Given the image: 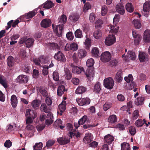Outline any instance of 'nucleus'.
<instances>
[{
    "mask_svg": "<svg viewBox=\"0 0 150 150\" xmlns=\"http://www.w3.org/2000/svg\"><path fill=\"white\" fill-rule=\"evenodd\" d=\"M93 139V137L92 134L90 133H86L83 141L85 144H88L92 141Z\"/></svg>",
    "mask_w": 150,
    "mask_h": 150,
    "instance_id": "10",
    "label": "nucleus"
},
{
    "mask_svg": "<svg viewBox=\"0 0 150 150\" xmlns=\"http://www.w3.org/2000/svg\"><path fill=\"white\" fill-rule=\"evenodd\" d=\"M85 73L87 77L91 78L94 76V72L92 69L89 70L88 69L86 72Z\"/></svg>",
    "mask_w": 150,
    "mask_h": 150,
    "instance_id": "49",
    "label": "nucleus"
},
{
    "mask_svg": "<svg viewBox=\"0 0 150 150\" xmlns=\"http://www.w3.org/2000/svg\"><path fill=\"white\" fill-rule=\"evenodd\" d=\"M104 85L105 87L108 89H112L114 86V83L113 79L111 77H109L104 80Z\"/></svg>",
    "mask_w": 150,
    "mask_h": 150,
    "instance_id": "6",
    "label": "nucleus"
},
{
    "mask_svg": "<svg viewBox=\"0 0 150 150\" xmlns=\"http://www.w3.org/2000/svg\"><path fill=\"white\" fill-rule=\"evenodd\" d=\"M150 8V1H147L143 5V10L145 12H149Z\"/></svg>",
    "mask_w": 150,
    "mask_h": 150,
    "instance_id": "31",
    "label": "nucleus"
},
{
    "mask_svg": "<svg viewBox=\"0 0 150 150\" xmlns=\"http://www.w3.org/2000/svg\"><path fill=\"white\" fill-rule=\"evenodd\" d=\"M66 101L63 100L59 105V108L61 113L63 112L65 110L66 108Z\"/></svg>",
    "mask_w": 150,
    "mask_h": 150,
    "instance_id": "32",
    "label": "nucleus"
},
{
    "mask_svg": "<svg viewBox=\"0 0 150 150\" xmlns=\"http://www.w3.org/2000/svg\"><path fill=\"white\" fill-rule=\"evenodd\" d=\"M65 91V87L63 86H60L58 87L57 91V94L58 96H61Z\"/></svg>",
    "mask_w": 150,
    "mask_h": 150,
    "instance_id": "35",
    "label": "nucleus"
},
{
    "mask_svg": "<svg viewBox=\"0 0 150 150\" xmlns=\"http://www.w3.org/2000/svg\"><path fill=\"white\" fill-rule=\"evenodd\" d=\"M66 37L69 40H72L74 38V36L71 32H69L66 34Z\"/></svg>",
    "mask_w": 150,
    "mask_h": 150,
    "instance_id": "63",
    "label": "nucleus"
},
{
    "mask_svg": "<svg viewBox=\"0 0 150 150\" xmlns=\"http://www.w3.org/2000/svg\"><path fill=\"white\" fill-rule=\"evenodd\" d=\"M108 27L110 29L109 32L115 34L118 31L119 27L116 25L114 26L112 25H108Z\"/></svg>",
    "mask_w": 150,
    "mask_h": 150,
    "instance_id": "18",
    "label": "nucleus"
},
{
    "mask_svg": "<svg viewBox=\"0 0 150 150\" xmlns=\"http://www.w3.org/2000/svg\"><path fill=\"white\" fill-rule=\"evenodd\" d=\"M108 9L107 7L104 5L102 7L101 13V14L103 16H105L107 13Z\"/></svg>",
    "mask_w": 150,
    "mask_h": 150,
    "instance_id": "58",
    "label": "nucleus"
},
{
    "mask_svg": "<svg viewBox=\"0 0 150 150\" xmlns=\"http://www.w3.org/2000/svg\"><path fill=\"white\" fill-rule=\"evenodd\" d=\"M103 24V21L102 20L98 19L96 22L95 27L96 28H99L101 27Z\"/></svg>",
    "mask_w": 150,
    "mask_h": 150,
    "instance_id": "56",
    "label": "nucleus"
},
{
    "mask_svg": "<svg viewBox=\"0 0 150 150\" xmlns=\"http://www.w3.org/2000/svg\"><path fill=\"white\" fill-rule=\"evenodd\" d=\"M137 56L135 52L132 51H129L127 52V57L126 56L125 57V60H127L129 59L131 60H135L136 59Z\"/></svg>",
    "mask_w": 150,
    "mask_h": 150,
    "instance_id": "14",
    "label": "nucleus"
},
{
    "mask_svg": "<svg viewBox=\"0 0 150 150\" xmlns=\"http://www.w3.org/2000/svg\"><path fill=\"white\" fill-rule=\"evenodd\" d=\"M115 9L117 12L120 14L123 15L125 13L124 7L120 3H119L116 5Z\"/></svg>",
    "mask_w": 150,
    "mask_h": 150,
    "instance_id": "15",
    "label": "nucleus"
},
{
    "mask_svg": "<svg viewBox=\"0 0 150 150\" xmlns=\"http://www.w3.org/2000/svg\"><path fill=\"white\" fill-rule=\"evenodd\" d=\"M58 142L61 145L66 144L70 142V140L68 137H59L57 139Z\"/></svg>",
    "mask_w": 150,
    "mask_h": 150,
    "instance_id": "12",
    "label": "nucleus"
},
{
    "mask_svg": "<svg viewBox=\"0 0 150 150\" xmlns=\"http://www.w3.org/2000/svg\"><path fill=\"white\" fill-rule=\"evenodd\" d=\"M67 20V18L64 15H62L59 18V23H61L63 24L66 22Z\"/></svg>",
    "mask_w": 150,
    "mask_h": 150,
    "instance_id": "51",
    "label": "nucleus"
},
{
    "mask_svg": "<svg viewBox=\"0 0 150 150\" xmlns=\"http://www.w3.org/2000/svg\"><path fill=\"white\" fill-rule=\"evenodd\" d=\"M94 37L96 39H100L102 36V33L100 30L95 31L93 34Z\"/></svg>",
    "mask_w": 150,
    "mask_h": 150,
    "instance_id": "36",
    "label": "nucleus"
},
{
    "mask_svg": "<svg viewBox=\"0 0 150 150\" xmlns=\"http://www.w3.org/2000/svg\"><path fill=\"white\" fill-rule=\"evenodd\" d=\"M129 133L132 135H134L136 132V130L135 128L133 126H131L129 127Z\"/></svg>",
    "mask_w": 150,
    "mask_h": 150,
    "instance_id": "61",
    "label": "nucleus"
},
{
    "mask_svg": "<svg viewBox=\"0 0 150 150\" xmlns=\"http://www.w3.org/2000/svg\"><path fill=\"white\" fill-rule=\"evenodd\" d=\"M132 23L136 28L139 29L142 26L140 21L137 20H134L133 21Z\"/></svg>",
    "mask_w": 150,
    "mask_h": 150,
    "instance_id": "46",
    "label": "nucleus"
},
{
    "mask_svg": "<svg viewBox=\"0 0 150 150\" xmlns=\"http://www.w3.org/2000/svg\"><path fill=\"white\" fill-rule=\"evenodd\" d=\"M64 72L65 79L67 80L70 79L72 75L69 70L67 69H64Z\"/></svg>",
    "mask_w": 150,
    "mask_h": 150,
    "instance_id": "42",
    "label": "nucleus"
},
{
    "mask_svg": "<svg viewBox=\"0 0 150 150\" xmlns=\"http://www.w3.org/2000/svg\"><path fill=\"white\" fill-rule=\"evenodd\" d=\"M19 82L21 83H26L28 81V78L27 76L22 75L18 77Z\"/></svg>",
    "mask_w": 150,
    "mask_h": 150,
    "instance_id": "28",
    "label": "nucleus"
},
{
    "mask_svg": "<svg viewBox=\"0 0 150 150\" xmlns=\"http://www.w3.org/2000/svg\"><path fill=\"white\" fill-rule=\"evenodd\" d=\"M53 115L50 113H48L45 117V116L42 115L40 116V120L42 121L45 118V123L47 125L51 124L53 122Z\"/></svg>",
    "mask_w": 150,
    "mask_h": 150,
    "instance_id": "1",
    "label": "nucleus"
},
{
    "mask_svg": "<svg viewBox=\"0 0 150 150\" xmlns=\"http://www.w3.org/2000/svg\"><path fill=\"white\" fill-rule=\"evenodd\" d=\"M42 144L41 142L36 143L34 146L33 148L35 150H40L42 148Z\"/></svg>",
    "mask_w": 150,
    "mask_h": 150,
    "instance_id": "57",
    "label": "nucleus"
},
{
    "mask_svg": "<svg viewBox=\"0 0 150 150\" xmlns=\"http://www.w3.org/2000/svg\"><path fill=\"white\" fill-rule=\"evenodd\" d=\"M54 58L57 60L62 62H65L66 60L64 55L60 51H58L55 54Z\"/></svg>",
    "mask_w": 150,
    "mask_h": 150,
    "instance_id": "8",
    "label": "nucleus"
},
{
    "mask_svg": "<svg viewBox=\"0 0 150 150\" xmlns=\"http://www.w3.org/2000/svg\"><path fill=\"white\" fill-rule=\"evenodd\" d=\"M121 150H130V146L129 143L124 142L121 144Z\"/></svg>",
    "mask_w": 150,
    "mask_h": 150,
    "instance_id": "47",
    "label": "nucleus"
},
{
    "mask_svg": "<svg viewBox=\"0 0 150 150\" xmlns=\"http://www.w3.org/2000/svg\"><path fill=\"white\" fill-rule=\"evenodd\" d=\"M94 64V61L92 58H90L87 60L86 62V65L87 67H91L93 66Z\"/></svg>",
    "mask_w": 150,
    "mask_h": 150,
    "instance_id": "54",
    "label": "nucleus"
},
{
    "mask_svg": "<svg viewBox=\"0 0 150 150\" xmlns=\"http://www.w3.org/2000/svg\"><path fill=\"white\" fill-rule=\"evenodd\" d=\"M125 8L126 10L130 13L132 12L134 10V8L132 4L129 3H128L126 4Z\"/></svg>",
    "mask_w": 150,
    "mask_h": 150,
    "instance_id": "43",
    "label": "nucleus"
},
{
    "mask_svg": "<svg viewBox=\"0 0 150 150\" xmlns=\"http://www.w3.org/2000/svg\"><path fill=\"white\" fill-rule=\"evenodd\" d=\"M112 106V104L108 102H106L103 105V109L105 111H106L109 109Z\"/></svg>",
    "mask_w": 150,
    "mask_h": 150,
    "instance_id": "60",
    "label": "nucleus"
},
{
    "mask_svg": "<svg viewBox=\"0 0 150 150\" xmlns=\"http://www.w3.org/2000/svg\"><path fill=\"white\" fill-rule=\"evenodd\" d=\"M76 100L78 105L81 106L85 105H88L90 103V100L88 98H77Z\"/></svg>",
    "mask_w": 150,
    "mask_h": 150,
    "instance_id": "7",
    "label": "nucleus"
},
{
    "mask_svg": "<svg viewBox=\"0 0 150 150\" xmlns=\"http://www.w3.org/2000/svg\"><path fill=\"white\" fill-rule=\"evenodd\" d=\"M52 27L54 32L59 37L61 36L62 32V30L63 28V25L59 24L57 25H56L52 24Z\"/></svg>",
    "mask_w": 150,
    "mask_h": 150,
    "instance_id": "3",
    "label": "nucleus"
},
{
    "mask_svg": "<svg viewBox=\"0 0 150 150\" xmlns=\"http://www.w3.org/2000/svg\"><path fill=\"white\" fill-rule=\"evenodd\" d=\"M14 59L11 56H9L7 59V63L8 66L10 67L13 66L14 64Z\"/></svg>",
    "mask_w": 150,
    "mask_h": 150,
    "instance_id": "29",
    "label": "nucleus"
},
{
    "mask_svg": "<svg viewBox=\"0 0 150 150\" xmlns=\"http://www.w3.org/2000/svg\"><path fill=\"white\" fill-rule=\"evenodd\" d=\"M41 104V101L37 99L34 100L31 103L32 106L35 109H38Z\"/></svg>",
    "mask_w": 150,
    "mask_h": 150,
    "instance_id": "22",
    "label": "nucleus"
},
{
    "mask_svg": "<svg viewBox=\"0 0 150 150\" xmlns=\"http://www.w3.org/2000/svg\"><path fill=\"white\" fill-rule=\"evenodd\" d=\"M51 20L49 19H45L41 23V26L43 28H46L49 27L51 24Z\"/></svg>",
    "mask_w": 150,
    "mask_h": 150,
    "instance_id": "17",
    "label": "nucleus"
},
{
    "mask_svg": "<svg viewBox=\"0 0 150 150\" xmlns=\"http://www.w3.org/2000/svg\"><path fill=\"white\" fill-rule=\"evenodd\" d=\"M147 55L144 52H139V59L141 62L145 61V59Z\"/></svg>",
    "mask_w": 150,
    "mask_h": 150,
    "instance_id": "26",
    "label": "nucleus"
},
{
    "mask_svg": "<svg viewBox=\"0 0 150 150\" xmlns=\"http://www.w3.org/2000/svg\"><path fill=\"white\" fill-rule=\"evenodd\" d=\"M91 53L93 57H98L99 55L98 49L96 47H93L91 50Z\"/></svg>",
    "mask_w": 150,
    "mask_h": 150,
    "instance_id": "33",
    "label": "nucleus"
},
{
    "mask_svg": "<svg viewBox=\"0 0 150 150\" xmlns=\"http://www.w3.org/2000/svg\"><path fill=\"white\" fill-rule=\"evenodd\" d=\"M91 8V6L89 3H87L84 5L83 7V11L86 12L88 9Z\"/></svg>",
    "mask_w": 150,
    "mask_h": 150,
    "instance_id": "64",
    "label": "nucleus"
},
{
    "mask_svg": "<svg viewBox=\"0 0 150 150\" xmlns=\"http://www.w3.org/2000/svg\"><path fill=\"white\" fill-rule=\"evenodd\" d=\"M80 16L77 13H74L71 14L69 16V19L73 22L77 21L79 19Z\"/></svg>",
    "mask_w": 150,
    "mask_h": 150,
    "instance_id": "37",
    "label": "nucleus"
},
{
    "mask_svg": "<svg viewBox=\"0 0 150 150\" xmlns=\"http://www.w3.org/2000/svg\"><path fill=\"white\" fill-rule=\"evenodd\" d=\"M115 79L118 83L120 82L122 80V72L121 71H118L116 74Z\"/></svg>",
    "mask_w": 150,
    "mask_h": 150,
    "instance_id": "24",
    "label": "nucleus"
},
{
    "mask_svg": "<svg viewBox=\"0 0 150 150\" xmlns=\"http://www.w3.org/2000/svg\"><path fill=\"white\" fill-rule=\"evenodd\" d=\"M78 45L74 42L71 44L67 43L65 47V50L69 51L71 50L72 51H76L78 49Z\"/></svg>",
    "mask_w": 150,
    "mask_h": 150,
    "instance_id": "2",
    "label": "nucleus"
},
{
    "mask_svg": "<svg viewBox=\"0 0 150 150\" xmlns=\"http://www.w3.org/2000/svg\"><path fill=\"white\" fill-rule=\"evenodd\" d=\"M35 15V13L34 11H31L28 13L25 14L24 15L21 16L20 18H24L25 19H29L33 17Z\"/></svg>",
    "mask_w": 150,
    "mask_h": 150,
    "instance_id": "27",
    "label": "nucleus"
},
{
    "mask_svg": "<svg viewBox=\"0 0 150 150\" xmlns=\"http://www.w3.org/2000/svg\"><path fill=\"white\" fill-rule=\"evenodd\" d=\"M111 58L110 53L108 51L103 52L101 55L100 60L104 62H106L109 61Z\"/></svg>",
    "mask_w": 150,
    "mask_h": 150,
    "instance_id": "4",
    "label": "nucleus"
},
{
    "mask_svg": "<svg viewBox=\"0 0 150 150\" xmlns=\"http://www.w3.org/2000/svg\"><path fill=\"white\" fill-rule=\"evenodd\" d=\"M40 108L41 111L46 113L49 112L50 110V108L47 106L45 103H43L41 104Z\"/></svg>",
    "mask_w": 150,
    "mask_h": 150,
    "instance_id": "30",
    "label": "nucleus"
},
{
    "mask_svg": "<svg viewBox=\"0 0 150 150\" xmlns=\"http://www.w3.org/2000/svg\"><path fill=\"white\" fill-rule=\"evenodd\" d=\"M117 118L115 115H112L109 117L108 119V122L111 124H113L117 121Z\"/></svg>",
    "mask_w": 150,
    "mask_h": 150,
    "instance_id": "25",
    "label": "nucleus"
},
{
    "mask_svg": "<svg viewBox=\"0 0 150 150\" xmlns=\"http://www.w3.org/2000/svg\"><path fill=\"white\" fill-rule=\"evenodd\" d=\"M11 103L13 107L15 108L16 107L18 103V100L16 95H13L11 96Z\"/></svg>",
    "mask_w": 150,
    "mask_h": 150,
    "instance_id": "20",
    "label": "nucleus"
},
{
    "mask_svg": "<svg viewBox=\"0 0 150 150\" xmlns=\"http://www.w3.org/2000/svg\"><path fill=\"white\" fill-rule=\"evenodd\" d=\"M75 37L79 38H81L83 37L82 31L80 29L76 30L74 32Z\"/></svg>",
    "mask_w": 150,
    "mask_h": 150,
    "instance_id": "41",
    "label": "nucleus"
},
{
    "mask_svg": "<svg viewBox=\"0 0 150 150\" xmlns=\"http://www.w3.org/2000/svg\"><path fill=\"white\" fill-rule=\"evenodd\" d=\"M100 90V84L99 82H98L94 86V91L96 93H98Z\"/></svg>",
    "mask_w": 150,
    "mask_h": 150,
    "instance_id": "48",
    "label": "nucleus"
},
{
    "mask_svg": "<svg viewBox=\"0 0 150 150\" xmlns=\"http://www.w3.org/2000/svg\"><path fill=\"white\" fill-rule=\"evenodd\" d=\"M34 62L35 64L37 65L42 66L43 64L46 63L45 59L43 57H41L39 58H36L34 59Z\"/></svg>",
    "mask_w": 150,
    "mask_h": 150,
    "instance_id": "13",
    "label": "nucleus"
},
{
    "mask_svg": "<svg viewBox=\"0 0 150 150\" xmlns=\"http://www.w3.org/2000/svg\"><path fill=\"white\" fill-rule=\"evenodd\" d=\"M146 122V120L144 119L143 120L139 119L136 121L135 125L137 127H140L142 126Z\"/></svg>",
    "mask_w": 150,
    "mask_h": 150,
    "instance_id": "38",
    "label": "nucleus"
},
{
    "mask_svg": "<svg viewBox=\"0 0 150 150\" xmlns=\"http://www.w3.org/2000/svg\"><path fill=\"white\" fill-rule=\"evenodd\" d=\"M86 91V88L82 86H79L76 88L75 93L76 94H81Z\"/></svg>",
    "mask_w": 150,
    "mask_h": 150,
    "instance_id": "21",
    "label": "nucleus"
},
{
    "mask_svg": "<svg viewBox=\"0 0 150 150\" xmlns=\"http://www.w3.org/2000/svg\"><path fill=\"white\" fill-rule=\"evenodd\" d=\"M120 16L119 14H116L113 19V23L115 25L117 24L119 21Z\"/></svg>",
    "mask_w": 150,
    "mask_h": 150,
    "instance_id": "59",
    "label": "nucleus"
},
{
    "mask_svg": "<svg viewBox=\"0 0 150 150\" xmlns=\"http://www.w3.org/2000/svg\"><path fill=\"white\" fill-rule=\"evenodd\" d=\"M143 40L146 43L150 42V30L147 29L144 32Z\"/></svg>",
    "mask_w": 150,
    "mask_h": 150,
    "instance_id": "11",
    "label": "nucleus"
},
{
    "mask_svg": "<svg viewBox=\"0 0 150 150\" xmlns=\"http://www.w3.org/2000/svg\"><path fill=\"white\" fill-rule=\"evenodd\" d=\"M78 54L80 58H82L86 56V52L84 50L80 49L78 51Z\"/></svg>",
    "mask_w": 150,
    "mask_h": 150,
    "instance_id": "34",
    "label": "nucleus"
},
{
    "mask_svg": "<svg viewBox=\"0 0 150 150\" xmlns=\"http://www.w3.org/2000/svg\"><path fill=\"white\" fill-rule=\"evenodd\" d=\"M39 91L43 96H46L47 95V93L44 87L41 86L39 88Z\"/></svg>",
    "mask_w": 150,
    "mask_h": 150,
    "instance_id": "52",
    "label": "nucleus"
},
{
    "mask_svg": "<svg viewBox=\"0 0 150 150\" xmlns=\"http://www.w3.org/2000/svg\"><path fill=\"white\" fill-rule=\"evenodd\" d=\"M34 40L32 38H28L25 42V44L27 47L29 48L32 46L33 44Z\"/></svg>",
    "mask_w": 150,
    "mask_h": 150,
    "instance_id": "39",
    "label": "nucleus"
},
{
    "mask_svg": "<svg viewBox=\"0 0 150 150\" xmlns=\"http://www.w3.org/2000/svg\"><path fill=\"white\" fill-rule=\"evenodd\" d=\"M87 120V117L86 115H84L79 119L78 121L79 125H83L84 124Z\"/></svg>",
    "mask_w": 150,
    "mask_h": 150,
    "instance_id": "50",
    "label": "nucleus"
},
{
    "mask_svg": "<svg viewBox=\"0 0 150 150\" xmlns=\"http://www.w3.org/2000/svg\"><path fill=\"white\" fill-rule=\"evenodd\" d=\"M116 41V38L114 35H109L105 39V43L107 46H110L114 43Z\"/></svg>",
    "mask_w": 150,
    "mask_h": 150,
    "instance_id": "5",
    "label": "nucleus"
},
{
    "mask_svg": "<svg viewBox=\"0 0 150 150\" xmlns=\"http://www.w3.org/2000/svg\"><path fill=\"white\" fill-rule=\"evenodd\" d=\"M114 139V137L110 134H108L104 137V142L108 144H111L113 141Z\"/></svg>",
    "mask_w": 150,
    "mask_h": 150,
    "instance_id": "19",
    "label": "nucleus"
},
{
    "mask_svg": "<svg viewBox=\"0 0 150 150\" xmlns=\"http://www.w3.org/2000/svg\"><path fill=\"white\" fill-rule=\"evenodd\" d=\"M53 78L54 81H57L59 80V74L57 71H55L53 72Z\"/></svg>",
    "mask_w": 150,
    "mask_h": 150,
    "instance_id": "62",
    "label": "nucleus"
},
{
    "mask_svg": "<svg viewBox=\"0 0 150 150\" xmlns=\"http://www.w3.org/2000/svg\"><path fill=\"white\" fill-rule=\"evenodd\" d=\"M62 121L60 119H58L56 120L54 122V125L56 127L59 126L61 129H62L64 127V125H62Z\"/></svg>",
    "mask_w": 150,
    "mask_h": 150,
    "instance_id": "45",
    "label": "nucleus"
},
{
    "mask_svg": "<svg viewBox=\"0 0 150 150\" xmlns=\"http://www.w3.org/2000/svg\"><path fill=\"white\" fill-rule=\"evenodd\" d=\"M71 66L72 67V72L75 74H79L84 71V69L82 67L75 66L73 64H71Z\"/></svg>",
    "mask_w": 150,
    "mask_h": 150,
    "instance_id": "9",
    "label": "nucleus"
},
{
    "mask_svg": "<svg viewBox=\"0 0 150 150\" xmlns=\"http://www.w3.org/2000/svg\"><path fill=\"white\" fill-rule=\"evenodd\" d=\"M92 42L91 39L87 35H86V39L83 43L85 47L87 49H89L91 45Z\"/></svg>",
    "mask_w": 150,
    "mask_h": 150,
    "instance_id": "16",
    "label": "nucleus"
},
{
    "mask_svg": "<svg viewBox=\"0 0 150 150\" xmlns=\"http://www.w3.org/2000/svg\"><path fill=\"white\" fill-rule=\"evenodd\" d=\"M80 134L79 132L77 133V134H76L75 132H74V131L73 130L72 132H69V133L68 134V136L70 137V138H72V137L75 136L77 138L79 137L80 136Z\"/></svg>",
    "mask_w": 150,
    "mask_h": 150,
    "instance_id": "53",
    "label": "nucleus"
},
{
    "mask_svg": "<svg viewBox=\"0 0 150 150\" xmlns=\"http://www.w3.org/2000/svg\"><path fill=\"white\" fill-rule=\"evenodd\" d=\"M134 38V43L135 45H138L142 40V37L141 35H138L137 37Z\"/></svg>",
    "mask_w": 150,
    "mask_h": 150,
    "instance_id": "55",
    "label": "nucleus"
},
{
    "mask_svg": "<svg viewBox=\"0 0 150 150\" xmlns=\"http://www.w3.org/2000/svg\"><path fill=\"white\" fill-rule=\"evenodd\" d=\"M54 6V4L51 1L48 0L43 4V7L46 9L50 8Z\"/></svg>",
    "mask_w": 150,
    "mask_h": 150,
    "instance_id": "23",
    "label": "nucleus"
},
{
    "mask_svg": "<svg viewBox=\"0 0 150 150\" xmlns=\"http://www.w3.org/2000/svg\"><path fill=\"white\" fill-rule=\"evenodd\" d=\"M0 83L5 88L7 87V84L6 79L4 76L0 75Z\"/></svg>",
    "mask_w": 150,
    "mask_h": 150,
    "instance_id": "44",
    "label": "nucleus"
},
{
    "mask_svg": "<svg viewBox=\"0 0 150 150\" xmlns=\"http://www.w3.org/2000/svg\"><path fill=\"white\" fill-rule=\"evenodd\" d=\"M144 97H140L137 98L135 101V103L137 105H140L144 103Z\"/></svg>",
    "mask_w": 150,
    "mask_h": 150,
    "instance_id": "40",
    "label": "nucleus"
}]
</instances>
